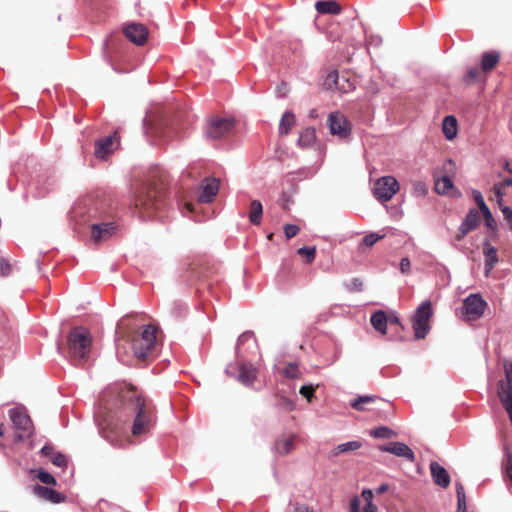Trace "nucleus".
Wrapping results in <instances>:
<instances>
[{
  "mask_svg": "<svg viewBox=\"0 0 512 512\" xmlns=\"http://www.w3.org/2000/svg\"><path fill=\"white\" fill-rule=\"evenodd\" d=\"M167 186V176L163 171L150 173L135 191L133 205L140 217H153L165 206Z\"/></svg>",
  "mask_w": 512,
  "mask_h": 512,
  "instance_id": "obj_1",
  "label": "nucleus"
},
{
  "mask_svg": "<svg viewBox=\"0 0 512 512\" xmlns=\"http://www.w3.org/2000/svg\"><path fill=\"white\" fill-rule=\"evenodd\" d=\"M120 397L125 407L135 414L132 434L138 436L147 433L154 424V415L150 405L132 386L124 389Z\"/></svg>",
  "mask_w": 512,
  "mask_h": 512,
  "instance_id": "obj_2",
  "label": "nucleus"
},
{
  "mask_svg": "<svg viewBox=\"0 0 512 512\" xmlns=\"http://www.w3.org/2000/svg\"><path fill=\"white\" fill-rule=\"evenodd\" d=\"M67 346L70 358L75 365L87 361L92 347L90 332L82 326L72 328L67 335Z\"/></svg>",
  "mask_w": 512,
  "mask_h": 512,
  "instance_id": "obj_3",
  "label": "nucleus"
},
{
  "mask_svg": "<svg viewBox=\"0 0 512 512\" xmlns=\"http://www.w3.org/2000/svg\"><path fill=\"white\" fill-rule=\"evenodd\" d=\"M156 332L155 326L148 325L132 339V348L137 359L145 361L154 350L157 340Z\"/></svg>",
  "mask_w": 512,
  "mask_h": 512,
  "instance_id": "obj_4",
  "label": "nucleus"
},
{
  "mask_svg": "<svg viewBox=\"0 0 512 512\" xmlns=\"http://www.w3.org/2000/svg\"><path fill=\"white\" fill-rule=\"evenodd\" d=\"M433 316L432 303L424 301L415 311L412 318V327L416 339H424L429 333L430 320Z\"/></svg>",
  "mask_w": 512,
  "mask_h": 512,
  "instance_id": "obj_5",
  "label": "nucleus"
},
{
  "mask_svg": "<svg viewBox=\"0 0 512 512\" xmlns=\"http://www.w3.org/2000/svg\"><path fill=\"white\" fill-rule=\"evenodd\" d=\"M234 126V119L214 116L208 120L205 134L211 139H220L229 134L234 129Z\"/></svg>",
  "mask_w": 512,
  "mask_h": 512,
  "instance_id": "obj_6",
  "label": "nucleus"
},
{
  "mask_svg": "<svg viewBox=\"0 0 512 512\" xmlns=\"http://www.w3.org/2000/svg\"><path fill=\"white\" fill-rule=\"evenodd\" d=\"M400 185L394 176H383L375 182L374 196L377 200L386 202L399 191Z\"/></svg>",
  "mask_w": 512,
  "mask_h": 512,
  "instance_id": "obj_7",
  "label": "nucleus"
},
{
  "mask_svg": "<svg viewBox=\"0 0 512 512\" xmlns=\"http://www.w3.org/2000/svg\"><path fill=\"white\" fill-rule=\"evenodd\" d=\"M10 418L14 428L17 430V440L22 441L23 439L31 436L33 424L27 413L18 409H11Z\"/></svg>",
  "mask_w": 512,
  "mask_h": 512,
  "instance_id": "obj_8",
  "label": "nucleus"
},
{
  "mask_svg": "<svg viewBox=\"0 0 512 512\" xmlns=\"http://www.w3.org/2000/svg\"><path fill=\"white\" fill-rule=\"evenodd\" d=\"M487 307L486 301L481 297L480 294H470L463 301V314L465 320L471 321L479 319Z\"/></svg>",
  "mask_w": 512,
  "mask_h": 512,
  "instance_id": "obj_9",
  "label": "nucleus"
},
{
  "mask_svg": "<svg viewBox=\"0 0 512 512\" xmlns=\"http://www.w3.org/2000/svg\"><path fill=\"white\" fill-rule=\"evenodd\" d=\"M330 132L340 138H348L351 134V124L348 119L339 112H333L328 117Z\"/></svg>",
  "mask_w": 512,
  "mask_h": 512,
  "instance_id": "obj_10",
  "label": "nucleus"
},
{
  "mask_svg": "<svg viewBox=\"0 0 512 512\" xmlns=\"http://www.w3.org/2000/svg\"><path fill=\"white\" fill-rule=\"evenodd\" d=\"M124 35L134 44L143 45L148 39V28L141 23H129L123 29Z\"/></svg>",
  "mask_w": 512,
  "mask_h": 512,
  "instance_id": "obj_11",
  "label": "nucleus"
},
{
  "mask_svg": "<svg viewBox=\"0 0 512 512\" xmlns=\"http://www.w3.org/2000/svg\"><path fill=\"white\" fill-rule=\"evenodd\" d=\"M119 140L120 137L117 131L107 137L99 139L95 145V156L97 158H104L118 147Z\"/></svg>",
  "mask_w": 512,
  "mask_h": 512,
  "instance_id": "obj_12",
  "label": "nucleus"
},
{
  "mask_svg": "<svg viewBox=\"0 0 512 512\" xmlns=\"http://www.w3.org/2000/svg\"><path fill=\"white\" fill-rule=\"evenodd\" d=\"M379 450L388 452L398 457H403L411 462L415 461V454L412 449L402 442H390L388 444L380 445Z\"/></svg>",
  "mask_w": 512,
  "mask_h": 512,
  "instance_id": "obj_13",
  "label": "nucleus"
},
{
  "mask_svg": "<svg viewBox=\"0 0 512 512\" xmlns=\"http://www.w3.org/2000/svg\"><path fill=\"white\" fill-rule=\"evenodd\" d=\"M361 496L365 502V506L363 508V512H377L378 508L375 504H373V492L370 489H364L361 493ZM361 500L358 496L353 497L350 500V512H360Z\"/></svg>",
  "mask_w": 512,
  "mask_h": 512,
  "instance_id": "obj_14",
  "label": "nucleus"
},
{
  "mask_svg": "<svg viewBox=\"0 0 512 512\" xmlns=\"http://www.w3.org/2000/svg\"><path fill=\"white\" fill-rule=\"evenodd\" d=\"M117 231V225L114 222L93 224L91 227L92 238L94 242H102L109 239Z\"/></svg>",
  "mask_w": 512,
  "mask_h": 512,
  "instance_id": "obj_15",
  "label": "nucleus"
},
{
  "mask_svg": "<svg viewBox=\"0 0 512 512\" xmlns=\"http://www.w3.org/2000/svg\"><path fill=\"white\" fill-rule=\"evenodd\" d=\"M202 192L198 200L201 203H211L219 191V181L217 179L206 178L202 182Z\"/></svg>",
  "mask_w": 512,
  "mask_h": 512,
  "instance_id": "obj_16",
  "label": "nucleus"
},
{
  "mask_svg": "<svg viewBox=\"0 0 512 512\" xmlns=\"http://www.w3.org/2000/svg\"><path fill=\"white\" fill-rule=\"evenodd\" d=\"M430 472L434 483L438 486L447 488L450 485V476L447 470L438 462L432 461L430 463Z\"/></svg>",
  "mask_w": 512,
  "mask_h": 512,
  "instance_id": "obj_17",
  "label": "nucleus"
},
{
  "mask_svg": "<svg viewBox=\"0 0 512 512\" xmlns=\"http://www.w3.org/2000/svg\"><path fill=\"white\" fill-rule=\"evenodd\" d=\"M483 255L485 257V276L488 277L498 263L497 249L486 241L483 246Z\"/></svg>",
  "mask_w": 512,
  "mask_h": 512,
  "instance_id": "obj_18",
  "label": "nucleus"
},
{
  "mask_svg": "<svg viewBox=\"0 0 512 512\" xmlns=\"http://www.w3.org/2000/svg\"><path fill=\"white\" fill-rule=\"evenodd\" d=\"M257 369L250 363H242L239 366L238 380L246 386H250L256 380Z\"/></svg>",
  "mask_w": 512,
  "mask_h": 512,
  "instance_id": "obj_19",
  "label": "nucleus"
},
{
  "mask_svg": "<svg viewBox=\"0 0 512 512\" xmlns=\"http://www.w3.org/2000/svg\"><path fill=\"white\" fill-rule=\"evenodd\" d=\"M295 439V434H288L280 437L275 442V451L281 456L288 455L294 448Z\"/></svg>",
  "mask_w": 512,
  "mask_h": 512,
  "instance_id": "obj_20",
  "label": "nucleus"
},
{
  "mask_svg": "<svg viewBox=\"0 0 512 512\" xmlns=\"http://www.w3.org/2000/svg\"><path fill=\"white\" fill-rule=\"evenodd\" d=\"M34 492L37 496L55 504L61 503L65 499V496L56 490L41 485H36Z\"/></svg>",
  "mask_w": 512,
  "mask_h": 512,
  "instance_id": "obj_21",
  "label": "nucleus"
},
{
  "mask_svg": "<svg viewBox=\"0 0 512 512\" xmlns=\"http://www.w3.org/2000/svg\"><path fill=\"white\" fill-rule=\"evenodd\" d=\"M380 398L372 395H363L358 396L353 401H351L350 405L353 409L357 411H369L372 408L368 407L369 405L375 404Z\"/></svg>",
  "mask_w": 512,
  "mask_h": 512,
  "instance_id": "obj_22",
  "label": "nucleus"
},
{
  "mask_svg": "<svg viewBox=\"0 0 512 512\" xmlns=\"http://www.w3.org/2000/svg\"><path fill=\"white\" fill-rule=\"evenodd\" d=\"M500 60V54L496 51L483 53L481 57V69L484 73L492 71Z\"/></svg>",
  "mask_w": 512,
  "mask_h": 512,
  "instance_id": "obj_23",
  "label": "nucleus"
},
{
  "mask_svg": "<svg viewBox=\"0 0 512 512\" xmlns=\"http://www.w3.org/2000/svg\"><path fill=\"white\" fill-rule=\"evenodd\" d=\"M315 9L321 14L337 15L341 12V6L334 0L317 1Z\"/></svg>",
  "mask_w": 512,
  "mask_h": 512,
  "instance_id": "obj_24",
  "label": "nucleus"
},
{
  "mask_svg": "<svg viewBox=\"0 0 512 512\" xmlns=\"http://www.w3.org/2000/svg\"><path fill=\"white\" fill-rule=\"evenodd\" d=\"M263 206L259 200H252L249 205V221L253 225H259L262 220Z\"/></svg>",
  "mask_w": 512,
  "mask_h": 512,
  "instance_id": "obj_25",
  "label": "nucleus"
},
{
  "mask_svg": "<svg viewBox=\"0 0 512 512\" xmlns=\"http://www.w3.org/2000/svg\"><path fill=\"white\" fill-rule=\"evenodd\" d=\"M372 326L382 334L387 332L388 317L384 311H377L371 316Z\"/></svg>",
  "mask_w": 512,
  "mask_h": 512,
  "instance_id": "obj_26",
  "label": "nucleus"
},
{
  "mask_svg": "<svg viewBox=\"0 0 512 512\" xmlns=\"http://www.w3.org/2000/svg\"><path fill=\"white\" fill-rule=\"evenodd\" d=\"M295 116L291 111H286L279 123V134L282 136L288 135L295 125Z\"/></svg>",
  "mask_w": 512,
  "mask_h": 512,
  "instance_id": "obj_27",
  "label": "nucleus"
},
{
  "mask_svg": "<svg viewBox=\"0 0 512 512\" xmlns=\"http://www.w3.org/2000/svg\"><path fill=\"white\" fill-rule=\"evenodd\" d=\"M316 141V132L312 127H307L301 131L298 139V145L302 148L311 147Z\"/></svg>",
  "mask_w": 512,
  "mask_h": 512,
  "instance_id": "obj_28",
  "label": "nucleus"
},
{
  "mask_svg": "<svg viewBox=\"0 0 512 512\" xmlns=\"http://www.w3.org/2000/svg\"><path fill=\"white\" fill-rule=\"evenodd\" d=\"M442 130L445 137L452 140L457 134V120L454 116H446L443 120Z\"/></svg>",
  "mask_w": 512,
  "mask_h": 512,
  "instance_id": "obj_29",
  "label": "nucleus"
},
{
  "mask_svg": "<svg viewBox=\"0 0 512 512\" xmlns=\"http://www.w3.org/2000/svg\"><path fill=\"white\" fill-rule=\"evenodd\" d=\"M485 73L482 71L481 67H471L467 70L465 76H464V82L468 85L480 82L484 80Z\"/></svg>",
  "mask_w": 512,
  "mask_h": 512,
  "instance_id": "obj_30",
  "label": "nucleus"
},
{
  "mask_svg": "<svg viewBox=\"0 0 512 512\" xmlns=\"http://www.w3.org/2000/svg\"><path fill=\"white\" fill-rule=\"evenodd\" d=\"M452 188L453 182L448 176H443L435 181V190L438 194H447Z\"/></svg>",
  "mask_w": 512,
  "mask_h": 512,
  "instance_id": "obj_31",
  "label": "nucleus"
},
{
  "mask_svg": "<svg viewBox=\"0 0 512 512\" xmlns=\"http://www.w3.org/2000/svg\"><path fill=\"white\" fill-rule=\"evenodd\" d=\"M463 224L466 227H468V229H470V230L476 229L479 226V224H480V214H479V212L477 210H475V209H471L467 213V215H466V217H465V219L463 221Z\"/></svg>",
  "mask_w": 512,
  "mask_h": 512,
  "instance_id": "obj_32",
  "label": "nucleus"
},
{
  "mask_svg": "<svg viewBox=\"0 0 512 512\" xmlns=\"http://www.w3.org/2000/svg\"><path fill=\"white\" fill-rule=\"evenodd\" d=\"M370 435L374 438H391L395 436V432L386 426H380L371 430Z\"/></svg>",
  "mask_w": 512,
  "mask_h": 512,
  "instance_id": "obj_33",
  "label": "nucleus"
},
{
  "mask_svg": "<svg viewBox=\"0 0 512 512\" xmlns=\"http://www.w3.org/2000/svg\"><path fill=\"white\" fill-rule=\"evenodd\" d=\"M354 88H355V85H354L353 81H351L345 75L340 76V80L338 82L336 90H339L343 93H348V92L354 90Z\"/></svg>",
  "mask_w": 512,
  "mask_h": 512,
  "instance_id": "obj_34",
  "label": "nucleus"
},
{
  "mask_svg": "<svg viewBox=\"0 0 512 512\" xmlns=\"http://www.w3.org/2000/svg\"><path fill=\"white\" fill-rule=\"evenodd\" d=\"M297 253L305 258L307 264H311L316 257V247H302L297 250Z\"/></svg>",
  "mask_w": 512,
  "mask_h": 512,
  "instance_id": "obj_35",
  "label": "nucleus"
},
{
  "mask_svg": "<svg viewBox=\"0 0 512 512\" xmlns=\"http://www.w3.org/2000/svg\"><path fill=\"white\" fill-rule=\"evenodd\" d=\"M362 444L359 441H350L347 443L340 444L336 447V453H346L349 451H355L361 448Z\"/></svg>",
  "mask_w": 512,
  "mask_h": 512,
  "instance_id": "obj_36",
  "label": "nucleus"
},
{
  "mask_svg": "<svg viewBox=\"0 0 512 512\" xmlns=\"http://www.w3.org/2000/svg\"><path fill=\"white\" fill-rule=\"evenodd\" d=\"M283 375L289 379H298L301 376V372L296 363H289L284 368Z\"/></svg>",
  "mask_w": 512,
  "mask_h": 512,
  "instance_id": "obj_37",
  "label": "nucleus"
},
{
  "mask_svg": "<svg viewBox=\"0 0 512 512\" xmlns=\"http://www.w3.org/2000/svg\"><path fill=\"white\" fill-rule=\"evenodd\" d=\"M480 211L483 214L485 225L488 228L495 230L497 228V224L488 206L482 207Z\"/></svg>",
  "mask_w": 512,
  "mask_h": 512,
  "instance_id": "obj_38",
  "label": "nucleus"
},
{
  "mask_svg": "<svg viewBox=\"0 0 512 512\" xmlns=\"http://www.w3.org/2000/svg\"><path fill=\"white\" fill-rule=\"evenodd\" d=\"M340 76L337 71L330 72L324 80V86L327 89H336Z\"/></svg>",
  "mask_w": 512,
  "mask_h": 512,
  "instance_id": "obj_39",
  "label": "nucleus"
},
{
  "mask_svg": "<svg viewBox=\"0 0 512 512\" xmlns=\"http://www.w3.org/2000/svg\"><path fill=\"white\" fill-rule=\"evenodd\" d=\"M318 388V385L313 386L312 384L309 385H303L300 388V394L307 399L308 402L312 401V398L314 397V393L316 389Z\"/></svg>",
  "mask_w": 512,
  "mask_h": 512,
  "instance_id": "obj_40",
  "label": "nucleus"
},
{
  "mask_svg": "<svg viewBox=\"0 0 512 512\" xmlns=\"http://www.w3.org/2000/svg\"><path fill=\"white\" fill-rule=\"evenodd\" d=\"M384 238V235H378L376 233H371L366 235L362 240V245L366 247H372L377 241Z\"/></svg>",
  "mask_w": 512,
  "mask_h": 512,
  "instance_id": "obj_41",
  "label": "nucleus"
},
{
  "mask_svg": "<svg viewBox=\"0 0 512 512\" xmlns=\"http://www.w3.org/2000/svg\"><path fill=\"white\" fill-rule=\"evenodd\" d=\"M494 195L496 197V202L499 207H502L503 203V196L505 195V188L501 187V185L495 183L492 188Z\"/></svg>",
  "mask_w": 512,
  "mask_h": 512,
  "instance_id": "obj_42",
  "label": "nucleus"
},
{
  "mask_svg": "<svg viewBox=\"0 0 512 512\" xmlns=\"http://www.w3.org/2000/svg\"><path fill=\"white\" fill-rule=\"evenodd\" d=\"M37 478L42 483L47 484V485H55L56 484V480H55L54 476L45 471H39L37 474Z\"/></svg>",
  "mask_w": 512,
  "mask_h": 512,
  "instance_id": "obj_43",
  "label": "nucleus"
},
{
  "mask_svg": "<svg viewBox=\"0 0 512 512\" xmlns=\"http://www.w3.org/2000/svg\"><path fill=\"white\" fill-rule=\"evenodd\" d=\"M12 266L9 261L5 258L0 257V277H6L10 275Z\"/></svg>",
  "mask_w": 512,
  "mask_h": 512,
  "instance_id": "obj_44",
  "label": "nucleus"
},
{
  "mask_svg": "<svg viewBox=\"0 0 512 512\" xmlns=\"http://www.w3.org/2000/svg\"><path fill=\"white\" fill-rule=\"evenodd\" d=\"M501 209V212L503 214L504 220L507 221L508 229L512 230V208L505 206L502 204V207H499Z\"/></svg>",
  "mask_w": 512,
  "mask_h": 512,
  "instance_id": "obj_45",
  "label": "nucleus"
},
{
  "mask_svg": "<svg viewBox=\"0 0 512 512\" xmlns=\"http://www.w3.org/2000/svg\"><path fill=\"white\" fill-rule=\"evenodd\" d=\"M346 287L351 292H361L363 290V282L359 278H354L346 285Z\"/></svg>",
  "mask_w": 512,
  "mask_h": 512,
  "instance_id": "obj_46",
  "label": "nucleus"
},
{
  "mask_svg": "<svg viewBox=\"0 0 512 512\" xmlns=\"http://www.w3.org/2000/svg\"><path fill=\"white\" fill-rule=\"evenodd\" d=\"M300 231V228L294 224H286L284 226V234L287 239L295 237Z\"/></svg>",
  "mask_w": 512,
  "mask_h": 512,
  "instance_id": "obj_47",
  "label": "nucleus"
},
{
  "mask_svg": "<svg viewBox=\"0 0 512 512\" xmlns=\"http://www.w3.org/2000/svg\"><path fill=\"white\" fill-rule=\"evenodd\" d=\"M413 193L416 196H423L427 193L426 184L422 181H416L413 183Z\"/></svg>",
  "mask_w": 512,
  "mask_h": 512,
  "instance_id": "obj_48",
  "label": "nucleus"
},
{
  "mask_svg": "<svg viewBox=\"0 0 512 512\" xmlns=\"http://www.w3.org/2000/svg\"><path fill=\"white\" fill-rule=\"evenodd\" d=\"M51 461L54 465L58 467H65L67 464L66 457L61 453H56L52 458Z\"/></svg>",
  "mask_w": 512,
  "mask_h": 512,
  "instance_id": "obj_49",
  "label": "nucleus"
},
{
  "mask_svg": "<svg viewBox=\"0 0 512 512\" xmlns=\"http://www.w3.org/2000/svg\"><path fill=\"white\" fill-rule=\"evenodd\" d=\"M411 269V262L408 257H404L400 261V270L403 274H408Z\"/></svg>",
  "mask_w": 512,
  "mask_h": 512,
  "instance_id": "obj_50",
  "label": "nucleus"
},
{
  "mask_svg": "<svg viewBox=\"0 0 512 512\" xmlns=\"http://www.w3.org/2000/svg\"><path fill=\"white\" fill-rule=\"evenodd\" d=\"M472 194H473V198H474L475 202L477 203L479 209H482V207L487 206L480 191L474 190Z\"/></svg>",
  "mask_w": 512,
  "mask_h": 512,
  "instance_id": "obj_51",
  "label": "nucleus"
},
{
  "mask_svg": "<svg viewBox=\"0 0 512 512\" xmlns=\"http://www.w3.org/2000/svg\"><path fill=\"white\" fill-rule=\"evenodd\" d=\"M279 405L285 408L288 411H291L294 409V402L287 397H281L279 400Z\"/></svg>",
  "mask_w": 512,
  "mask_h": 512,
  "instance_id": "obj_52",
  "label": "nucleus"
},
{
  "mask_svg": "<svg viewBox=\"0 0 512 512\" xmlns=\"http://www.w3.org/2000/svg\"><path fill=\"white\" fill-rule=\"evenodd\" d=\"M457 512H468L466 497L457 498Z\"/></svg>",
  "mask_w": 512,
  "mask_h": 512,
  "instance_id": "obj_53",
  "label": "nucleus"
},
{
  "mask_svg": "<svg viewBox=\"0 0 512 512\" xmlns=\"http://www.w3.org/2000/svg\"><path fill=\"white\" fill-rule=\"evenodd\" d=\"M469 231H471V230L468 229V227H466L462 223L461 226L459 227L458 233L456 235V240H458V241L462 240L469 233Z\"/></svg>",
  "mask_w": 512,
  "mask_h": 512,
  "instance_id": "obj_54",
  "label": "nucleus"
},
{
  "mask_svg": "<svg viewBox=\"0 0 512 512\" xmlns=\"http://www.w3.org/2000/svg\"><path fill=\"white\" fill-rule=\"evenodd\" d=\"M41 453L43 456L52 458L56 453L54 452V448L50 445H45L41 449Z\"/></svg>",
  "mask_w": 512,
  "mask_h": 512,
  "instance_id": "obj_55",
  "label": "nucleus"
},
{
  "mask_svg": "<svg viewBox=\"0 0 512 512\" xmlns=\"http://www.w3.org/2000/svg\"><path fill=\"white\" fill-rule=\"evenodd\" d=\"M294 512H313V509L307 505L297 504L294 508Z\"/></svg>",
  "mask_w": 512,
  "mask_h": 512,
  "instance_id": "obj_56",
  "label": "nucleus"
},
{
  "mask_svg": "<svg viewBox=\"0 0 512 512\" xmlns=\"http://www.w3.org/2000/svg\"><path fill=\"white\" fill-rule=\"evenodd\" d=\"M457 498L466 497L464 487L461 483L456 484Z\"/></svg>",
  "mask_w": 512,
  "mask_h": 512,
  "instance_id": "obj_57",
  "label": "nucleus"
},
{
  "mask_svg": "<svg viewBox=\"0 0 512 512\" xmlns=\"http://www.w3.org/2000/svg\"><path fill=\"white\" fill-rule=\"evenodd\" d=\"M497 184L504 188L512 186V175L501 182H497Z\"/></svg>",
  "mask_w": 512,
  "mask_h": 512,
  "instance_id": "obj_58",
  "label": "nucleus"
},
{
  "mask_svg": "<svg viewBox=\"0 0 512 512\" xmlns=\"http://www.w3.org/2000/svg\"><path fill=\"white\" fill-rule=\"evenodd\" d=\"M388 489H389L388 484H382V485H380V486L376 489V493H377V494H383V493H384V492H386Z\"/></svg>",
  "mask_w": 512,
  "mask_h": 512,
  "instance_id": "obj_59",
  "label": "nucleus"
},
{
  "mask_svg": "<svg viewBox=\"0 0 512 512\" xmlns=\"http://www.w3.org/2000/svg\"><path fill=\"white\" fill-rule=\"evenodd\" d=\"M388 323H389V324H391V325H393V324H395V325H401V323H400V319H399L397 316H391V317H389V318H388Z\"/></svg>",
  "mask_w": 512,
  "mask_h": 512,
  "instance_id": "obj_60",
  "label": "nucleus"
},
{
  "mask_svg": "<svg viewBox=\"0 0 512 512\" xmlns=\"http://www.w3.org/2000/svg\"><path fill=\"white\" fill-rule=\"evenodd\" d=\"M102 433L105 439H107L110 443L115 444V439L108 434L106 429H103Z\"/></svg>",
  "mask_w": 512,
  "mask_h": 512,
  "instance_id": "obj_61",
  "label": "nucleus"
},
{
  "mask_svg": "<svg viewBox=\"0 0 512 512\" xmlns=\"http://www.w3.org/2000/svg\"><path fill=\"white\" fill-rule=\"evenodd\" d=\"M445 169L448 170V169H452L455 167V163L451 160V159H448L446 162H445Z\"/></svg>",
  "mask_w": 512,
  "mask_h": 512,
  "instance_id": "obj_62",
  "label": "nucleus"
},
{
  "mask_svg": "<svg viewBox=\"0 0 512 512\" xmlns=\"http://www.w3.org/2000/svg\"><path fill=\"white\" fill-rule=\"evenodd\" d=\"M503 169L507 172H509L511 175H512V170L510 168V164L508 161L505 162L504 166H503Z\"/></svg>",
  "mask_w": 512,
  "mask_h": 512,
  "instance_id": "obj_63",
  "label": "nucleus"
},
{
  "mask_svg": "<svg viewBox=\"0 0 512 512\" xmlns=\"http://www.w3.org/2000/svg\"><path fill=\"white\" fill-rule=\"evenodd\" d=\"M185 208L186 210L189 212V213H192L194 208H193V204L192 203H186L185 204Z\"/></svg>",
  "mask_w": 512,
  "mask_h": 512,
  "instance_id": "obj_64",
  "label": "nucleus"
}]
</instances>
